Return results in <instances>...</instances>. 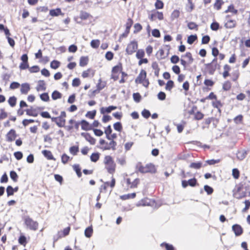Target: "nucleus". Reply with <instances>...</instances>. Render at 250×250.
<instances>
[{
    "label": "nucleus",
    "mask_w": 250,
    "mask_h": 250,
    "mask_svg": "<svg viewBox=\"0 0 250 250\" xmlns=\"http://www.w3.org/2000/svg\"><path fill=\"white\" fill-rule=\"evenodd\" d=\"M113 127L115 130L118 131H121L122 129V126L120 122L115 123L113 125Z\"/></svg>",
    "instance_id": "46"
},
{
    "label": "nucleus",
    "mask_w": 250,
    "mask_h": 250,
    "mask_svg": "<svg viewBox=\"0 0 250 250\" xmlns=\"http://www.w3.org/2000/svg\"><path fill=\"white\" fill-rule=\"evenodd\" d=\"M139 183V179L138 178L135 179L131 184L130 186V188H135L137 187V185Z\"/></svg>",
    "instance_id": "63"
},
{
    "label": "nucleus",
    "mask_w": 250,
    "mask_h": 250,
    "mask_svg": "<svg viewBox=\"0 0 250 250\" xmlns=\"http://www.w3.org/2000/svg\"><path fill=\"white\" fill-rule=\"evenodd\" d=\"M80 18L82 20H84L89 18L90 17L89 14L86 12L82 11L80 13Z\"/></svg>",
    "instance_id": "38"
},
{
    "label": "nucleus",
    "mask_w": 250,
    "mask_h": 250,
    "mask_svg": "<svg viewBox=\"0 0 250 250\" xmlns=\"http://www.w3.org/2000/svg\"><path fill=\"white\" fill-rule=\"evenodd\" d=\"M104 133L106 135V138H108L109 135L112 133V129L110 125H108L104 130Z\"/></svg>",
    "instance_id": "47"
},
{
    "label": "nucleus",
    "mask_w": 250,
    "mask_h": 250,
    "mask_svg": "<svg viewBox=\"0 0 250 250\" xmlns=\"http://www.w3.org/2000/svg\"><path fill=\"white\" fill-rule=\"evenodd\" d=\"M117 106L111 105L108 107H102L100 108V112L102 114H104L106 113H110L112 111L117 109Z\"/></svg>",
    "instance_id": "9"
},
{
    "label": "nucleus",
    "mask_w": 250,
    "mask_h": 250,
    "mask_svg": "<svg viewBox=\"0 0 250 250\" xmlns=\"http://www.w3.org/2000/svg\"><path fill=\"white\" fill-rule=\"evenodd\" d=\"M81 135L83 136L91 145H93L95 144L96 140L91 136L89 134L83 132L81 133Z\"/></svg>",
    "instance_id": "11"
},
{
    "label": "nucleus",
    "mask_w": 250,
    "mask_h": 250,
    "mask_svg": "<svg viewBox=\"0 0 250 250\" xmlns=\"http://www.w3.org/2000/svg\"><path fill=\"white\" fill-rule=\"evenodd\" d=\"M145 56V52L143 49H139L136 53V57L138 59H141Z\"/></svg>",
    "instance_id": "35"
},
{
    "label": "nucleus",
    "mask_w": 250,
    "mask_h": 250,
    "mask_svg": "<svg viewBox=\"0 0 250 250\" xmlns=\"http://www.w3.org/2000/svg\"><path fill=\"white\" fill-rule=\"evenodd\" d=\"M133 97L134 100L137 103L139 102L141 99V96L139 93H134Z\"/></svg>",
    "instance_id": "54"
},
{
    "label": "nucleus",
    "mask_w": 250,
    "mask_h": 250,
    "mask_svg": "<svg viewBox=\"0 0 250 250\" xmlns=\"http://www.w3.org/2000/svg\"><path fill=\"white\" fill-rule=\"evenodd\" d=\"M138 48V43L136 41L131 42L127 46L126 52L127 54L131 55L134 53Z\"/></svg>",
    "instance_id": "6"
},
{
    "label": "nucleus",
    "mask_w": 250,
    "mask_h": 250,
    "mask_svg": "<svg viewBox=\"0 0 250 250\" xmlns=\"http://www.w3.org/2000/svg\"><path fill=\"white\" fill-rule=\"evenodd\" d=\"M88 62V58L87 57H81L80 60V65L81 66H85Z\"/></svg>",
    "instance_id": "22"
},
{
    "label": "nucleus",
    "mask_w": 250,
    "mask_h": 250,
    "mask_svg": "<svg viewBox=\"0 0 250 250\" xmlns=\"http://www.w3.org/2000/svg\"><path fill=\"white\" fill-rule=\"evenodd\" d=\"M188 2L189 5L187 6L186 9L188 12H191L193 9L194 5L192 2L191 0H188Z\"/></svg>",
    "instance_id": "56"
},
{
    "label": "nucleus",
    "mask_w": 250,
    "mask_h": 250,
    "mask_svg": "<svg viewBox=\"0 0 250 250\" xmlns=\"http://www.w3.org/2000/svg\"><path fill=\"white\" fill-rule=\"evenodd\" d=\"M30 89V86L28 83H24L21 84L20 89L21 92L22 94H27Z\"/></svg>",
    "instance_id": "13"
},
{
    "label": "nucleus",
    "mask_w": 250,
    "mask_h": 250,
    "mask_svg": "<svg viewBox=\"0 0 250 250\" xmlns=\"http://www.w3.org/2000/svg\"><path fill=\"white\" fill-rule=\"evenodd\" d=\"M155 6L156 9H162L164 7V3L162 1L160 0H157L156 3H155Z\"/></svg>",
    "instance_id": "44"
},
{
    "label": "nucleus",
    "mask_w": 250,
    "mask_h": 250,
    "mask_svg": "<svg viewBox=\"0 0 250 250\" xmlns=\"http://www.w3.org/2000/svg\"><path fill=\"white\" fill-rule=\"evenodd\" d=\"M116 146V143L114 141L111 140L109 143L106 142L105 145L103 146L102 148L103 150H110L111 149L112 150H115Z\"/></svg>",
    "instance_id": "7"
},
{
    "label": "nucleus",
    "mask_w": 250,
    "mask_h": 250,
    "mask_svg": "<svg viewBox=\"0 0 250 250\" xmlns=\"http://www.w3.org/2000/svg\"><path fill=\"white\" fill-rule=\"evenodd\" d=\"M17 99L15 97L13 96L9 98L8 102L9 104L12 106H14L16 104Z\"/></svg>",
    "instance_id": "36"
},
{
    "label": "nucleus",
    "mask_w": 250,
    "mask_h": 250,
    "mask_svg": "<svg viewBox=\"0 0 250 250\" xmlns=\"http://www.w3.org/2000/svg\"><path fill=\"white\" fill-rule=\"evenodd\" d=\"M247 155V152L245 150L239 151L236 154L237 158L240 160H242L245 158Z\"/></svg>",
    "instance_id": "20"
},
{
    "label": "nucleus",
    "mask_w": 250,
    "mask_h": 250,
    "mask_svg": "<svg viewBox=\"0 0 250 250\" xmlns=\"http://www.w3.org/2000/svg\"><path fill=\"white\" fill-rule=\"evenodd\" d=\"M136 196V194L135 193H132L131 194H128L127 195H123L121 197V198L124 200L128 199L129 198H134Z\"/></svg>",
    "instance_id": "48"
},
{
    "label": "nucleus",
    "mask_w": 250,
    "mask_h": 250,
    "mask_svg": "<svg viewBox=\"0 0 250 250\" xmlns=\"http://www.w3.org/2000/svg\"><path fill=\"white\" fill-rule=\"evenodd\" d=\"M231 86V83L229 81H227L223 84V88L224 90L228 91L230 89Z\"/></svg>",
    "instance_id": "45"
},
{
    "label": "nucleus",
    "mask_w": 250,
    "mask_h": 250,
    "mask_svg": "<svg viewBox=\"0 0 250 250\" xmlns=\"http://www.w3.org/2000/svg\"><path fill=\"white\" fill-rule=\"evenodd\" d=\"M188 28L190 30H197L198 25L194 22H189L188 24Z\"/></svg>",
    "instance_id": "39"
},
{
    "label": "nucleus",
    "mask_w": 250,
    "mask_h": 250,
    "mask_svg": "<svg viewBox=\"0 0 250 250\" xmlns=\"http://www.w3.org/2000/svg\"><path fill=\"white\" fill-rule=\"evenodd\" d=\"M135 82L136 83H141L145 87H148L149 83L148 79H146V72L145 70H141Z\"/></svg>",
    "instance_id": "3"
},
{
    "label": "nucleus",
    "mask_w": 250,
    "mask_h": 250,
    "mask_svg": "<svg viewBox=\"0 0 250 250\" xmlns=\"http://www.w3.org/2000/svg\"><path fill=\"white\" fill-rule=\"evenodd\" d=\"M49 14L52 17H56L60 15H63L61 9L60 8H56L55 9H51L49 11Z\"/></svg>",
    "instance_id": "17"
},
{
    "label": "nucleus",
    "mask_w": 250,
    "mask_h": 250,
    "mask_svg": "<svg viewBox=\"0 0 250 250\" xmlns=\"http://www.w3.org/2000/svg\"><path fill=\"white\" fill-rule=\"evenodd\" d=\"M69 123L70 125L65 126L66 129L69 131L71 130L74 127V124L75 123V121L73 119H71L69 121Z\"/></svg>",
    "instance_id": "43"
},
{
    "label": "nucleus",
    "mask_w": 250,
    "mask_h": 250,
    "mask_svg": "<svg viewBox=\"0 0 250 250\" xmlns=\"http://www.w3.org/2000/svg\"><path fill=\"white\" fill-rule=\"evenodd\" d=\"M78 151L79 147L78 146H73L69 148L70 153L73 155H76Z\"/></svg>",
    "instance_id": "32"
},
{
    "label": "nucleus",
    "mask_w": 250,
    "mask_h": 250,
    "mask_svg": "<svg viewBox=\"0 0 250 250\" xmlns=\"http://www.w3.org/2000/svg\"><path fill=\"white\" fill-rule=\"evenodd\" d=\"M204 189L208 194H210L213 192L212 188L208 185L204 186Z\"/></svg>",
    "instance_id": "62"
},
{
    "label": "nucleus",
    "mask_w": 250,
    "mask_h": 250,
    "mask_svg": "<svg viewBox=\"0 0 250 250\" xmlns=\"http://www.w3.org/2000/svg\"><path fill=\"white\" fill-rule=\"evenodd\" d=\"M69 159V157L65 154H63L62 156V162L63 164H66Z\"/></svg>",
    "instance_id": "64"
},
{
    "label": "nucleus",
    "mask_w": 250,
    "mask_h": 250,
    "mask_svg": "<svg viewBox=\"0 0 250 250\" xmlns=\"http://www.w3.org/2000/svg\"><path fill=\"white\" fill-rule=\"evenodd\" d=\"M136 168L139 172L143 173H155L156 171L155 166L152 164H148L143 166L141 163H138L136 165Z\"/></svg>",
    "instance_id": "2"
},
{
    "label": "nucleus",
    "mask_w": 250,
    "mask_h": 250,
    "mask_svg": "<svg viewBox=\"0 0 250 250\" xmlns=\"http://www.w3.org/2000/svg\"><path fill=\"white\" fill-rule=\"evenodd\" d=\"M104 163L107 171L113 174L115 170L116 164L113 158L109 155H106L104 157Z\"/></svg>",
    "instance_id": "1"
},
{
    "label": "nucleus",
    "mask_w": 250,
    "mask_h": 250,
    "mask_svg": "<svg viewBox=\"0 0 250 250\" xmlns=\"http://www.w3.org/2000/svg\"><path fill=\"white\" fill-rule=\"evenodd\" d=\"M237 10H236L235 8L233 5L231 4L229 6H228V9L225 11V13H227L229 12H230L233 14H236L237 13Z\"/></svg>",
    "instance_id": "21"
},
{
    "label": "nucleus",
    "mask_w": 250,
    "mask_h": 250,
    "mask_svg": "<svg viewBox=\"0 0 250 250\" xmlns=\"http://www.w3.org/2000/svg\"><path fill=\"white\" fill-rule=\"evenodd\" d=\"M202 166V163L201 162L197 163H192L190 164L189 167L192 168H194L195 169H200Z\"/></svg>",
    "instance_id": "23"
},
{
    "label": "nucleus",
    "mask_w": 250,
    "mask_h": 250,
    "mask_svg": "<svg viewBox=\"0 0 250 250\" xmlns=\"http://www.w3.org/2000/svg\"><path fill=\"white\" fill-rule=\"evenodd\" d=\"M232 176L235 179H238L239 177V171L237 168L232 169Z\"/></svg>",
    "instance_id": "55"
},
{
    "label": "nucleus",
    "mask_w": 250,
    "mask_h": 250,
    "mask_svg": "<svg viewBox=\"0 0 250 250\" xmlns=\"http://www.w3.org/2000/svg\"><path fill=\"white\" fill-rule=\"evenodd\" d=\"M93 232V229L91 227H88L84 231V235L86 237L89 238L91 236Z\"/></svg>",
    "instance_id": "30"
},
{
    "label": "nucleus",
    "mask_w": 250,
    "mask_h": 250,
    "mask_svg": "<svg viewBox=\"0 0 250 250\" xmlns=\"http://www.w3.org/2000/svg\"><path fill=\"white\" fill-rule=\"evenodd\" d=\"M153 202H154L151 201V200L146 198V199H143V200L140 201L139 202H138L137 203L136 206L137 207L146 206H152L153 205L152 203H153Z\"/></svg>",
    "instance_id": "8"
},
{
    "label": "nucleus",
    "mask_w": 250,
    "mask_h": 250,
    "mask_svg": "<svg viewBox=\"0 0 250 250\" xmlns=\"http://www.w3.org/2000/svg\"><path fill=\"white\" fill-rule=\"evenodd\" d=\"M182 57H185L188 59V64H191L193 62V59L190 53L187 52L185 55L182 56Z\"/></svg>",
    "instance_id": "26"
},
{
    "label": "nucleus",
    "mask_w": 250,
    "mask_h": 250,
    "mask_svg": "<svg viewBox=\"0 0 250 250\" xmlns=\"http://www.w3.org/2000/svg\"><path fill=\"white\" fill-rule=\"evenodd\" d=\"M224 3L222 0H216V1L214 4V7L217 10L221 9L222 5Z\"/></svg>",
    "instance_id": "28"
},
{
    "label": "nucleus",
    "mask_w": 250,
    "mask_h": 250,
    "mask_svg": "<svg viewBox=\"0 0 250 250\" xmlns=\"http://www.w3.org/2000/svg\"><path fill=\"white\" fill-rule=\"evenodd\" d=\"M42 153L44 155V156L46 157L47 159L55 160V159L54 158L50 151L44 150L42 151Z\"/></svg>",
    "instance_id": "18"
},
{
    "label": "nucleus",
    "mask_w": 250,
    "mask_h": 250,
    "mask_svg": "<svg viewBox=\"0 0 250 250\" xmlns=\"http://www.w3.org/2000/svg\"><path fill=\"white\" fill-rule=\"evenodd\" d=\"M82 129L84 130H90L92 128L91 125L86 121L83 120L81 122Z\"/></svg>",
    "instance_id": "19"
},
{
    "label": "nucleus",
    "mask_w": 250,
    "mask_h": 250,
    "mask_svg": "<svg viewBox=\"0 0 250 250\" xmlns=\"http://www.w3.org/2000/svg\"><path fill=\"white\" fill-rule=\"evenodd\" d=\"M58 118V120L57 123V125L59 127H63L65 125V119L60 118L59 117Z\"/></svg>",
    "instance_id": "34"
},
{
    "label": "nucleus",
    "mask_w": 250,
    "mask_h": 250,
    "mask_svg": "<svg viewBox=\"0 0 250 250\" xmlns=\"http://www.w3.org/2000/svg\"><path fill=\"white\" fill-rule=\"evenodd\" d=\"M100 154L98 152L93 153L90 156V160L92 162H96L99 159Z\"/></svg>",
    "instance_id": "24"
},
{
    "label": "nucleus",
    "mask_w": 250,
    "mask_h": 250,
    "mask_svg": "<svg viewBox=\"0 0 250 250\" xmlns=\"http://www.w3.org/2000/svg\"><path fill=\"white\" fill-rule=\"evenodd\" d=\"M41 99L44 102H48L49 100V97L48 93H44L40 95Z\"/></svg>",
    "instance_id": "42"
},
{
    "label": "nucleus",
    "mask_w": 250,
    "mask_h": 250,
    "mask_svg": "<svg viewBox=\"0 0 250 250\" xmlns=\"http://www.w3.org/2000/svg\"><path fill=\"white\" fill-rule=\"evenodd\" d=\"M188 185L191 186V187H194L195 186L196 183H197V180L195 178H193L189 179L188 181Z\"/></svg>",
    "instance_id": "57"
},
{
    "label": "nucleus",
    "mask_w": 250,
    "mask_h": 250,
    "mask_svg": "<svg viewBox=\"0 0 250 250\" xmlns=\"http://www.w3.org/2000/svg\"><path fill=\"white\" fill-rule=\"evenodd\" d=\"M60 62L59 61L54 60L51 62L50 67L52 69H56L60 66Z\"/></svg>",
    "instance_id": "33"
},
{
    "label": "nucleus",
    "mask_w": 250,
    "mask_h": 250,
    "mask_svg": "<svg viewBox=\"0 0 250 250\" xmlns=\"http://www.w3.org/2000/svg\"><path fill=\"white\" fill-rule=\"evenodd\" d=\"M105 85V83H102L101 79H99L98 81V83L97 85V88L98 91H100L101 90L103 89Z\"/></svg>",
    "instance_id": "37"
},
{
    "label": "nucleus",
    "mask_w": 250,
    "mask_h": 250,
    "mask_svg": "<svg viewBox=\"0 0 250 250\" xmlns=\"http://www.w3.org/2000/svg\"><path fill=\"white\" fill-rule=\"evenodd\" d=\"M20 86V84L18 82H13L10 85V88L12 89L18 88Z\"/></svg>",
    "instance_id": "61"
},
{
    "label": "nucleus",
    "mask_w": 250,
    "mask_h": 250,
    "mask_svg": "<svg viewBox=\"0 0 250 250\" xmlns=\"http://www.w3.org/2000/svg\"><path fill=\"white\" fill-rule=\"evenodd\" d=\"M95 74V71L89 68L86 70H85L83 72L82 76L83 78H87L90 76H93Z\"/></svg>",
    "instance_id": "15"
},
{
    "label": "nucleus",
    "mask_w": 250,
    "mask_h": 250,
    "mask_svg": "<svg viewBox=\"0 0 250 250\" xmlns=\"http://www.w3.org/2000/svg\"><path fill=\"white\" fill-rule=\"evenodd\" d=\"M62 94L58 91H54L52 94V98L54 100L61 98Z\"/></svg>",
    "instance_id": "29"
},
{
    "label": "nucleus",
    "mask_w": 250,
    "mask_h": 250,
    "mask_svg": "<svg viewBox=\"0 0 250 250\" xmlns=\"http://www.w3.org/2000/svg\"><path fill=\"white\" fill-rule=\"evenodd\" d=\"M10 178L14 181L16 182L18 179V175L16 172L12 171L10 173Z\"/></svg>",
    "instance_id": "51"
},
{
    "label": "nucleus",
    "mask_w": 250,
    "mask_h": 250,
    "mask_svg": "<svg viewBox=\"0 0 250 250\" xmlns=\"http://www.w3.org/2000/svg\"><path fill=\"white\" fill-rule=\"evenodd\" d=\"M180 15V11L178 10H174L171 13V19L174 21L175 19H177Z\"/></svg>",
    "instance_id": "25"
},
{
    "label": "nucleus",
    "mask_w": 250,
    "mask_h": 250,
    "mask_svg": "<svg viewBox=\"0 0 250 250\" xmlns=\"http://www.w3.org/2000/svg\"><path fill=\"white\" fill-rule=\"evenodd\" d=\"M14 188L11 186H8L6 188L7 196L12 195L14 194Z\"/></svg>",
    "instance_id": "52"
},
{
    "label": "nucleus",
    "mask_w": 250,
    "mask_h": 250,
    "mask_svg": "<svg viewBox=\"0 0 250 250\" xmlns=\"http://www.w3.org/2000/svg\"><path fill=\"white\" fill-rule=\"evenodd\" d=\"M142 115L144 118L147 119L150 116V113L148 110L144 109L142 112Z\"/></svg>",
    "instance_id": "53"
},
{
    "label": "nucleus",
    "mask_w": 250,
    "mask_h": 250,
    "mask_svg": "<svg viewBox=\"0 0 250 250\" xmlns=\"http://www.w3.org/2000/svg\"><path fill=\"white\" fill-rule=\"evenodd\" d=\"M244 188L242 186H237L233 190V196L237 199H241L246 197L247 192L244 190Z\"/></svg>",
    "instance_id": "4"
},
{
    "label": "nucleus",
    "mask_w": 250,
    "mask_h": 250,
    "mask_svg": "<svg viewBox=\"0 0 250 250\" xmlns=\"http://www.w3.org/2000/svg\"><path fill=\"white\" fill-rule=\"evenodd\" d=\"M24 222L26 226L30 229L36 230L38 227V223L34 221L31 218L26 217L24 219Z\"/></svg>",
    "instance_id": "5"
},
{
    "label": "nucleus",
    "mask_w": 250,
    "mask_h": 250,
    "mask_svg": "<svg viewBox=\"0 0 250 250\" xmlns=\"http://www.w3.org/2000/svg\"><path fill=\"white\" fill-rule=\"evenodd\" d=\"M244 188V190H246L247 192V195H250V181L248 182L247 183L245 184Z\"/></svg>",
    "instance_id": "59"
},
{
    "label": "nucleus",
    "mask_w": 250,
    "mask_h": 250,
    "mask_svg": "<svg viewBox=\"0 0 250 250\" xmlns=\"http://www.w3.org/2000/svg\"><path fill=\"white\" fill-rule=\"evenodd\" d=\"M74 170L76 171L77 173V175L78 177H81L82 175V173L81 172V168L78 165H74L73 166Z\"/></svg>",
    "instance_id": "41"
},
{
    "label": "nucleus",
    "mask_w": 250,
    "mask_h": 250,
    "mask_svg": "<svg viewBox=\"0 0 250 250\" xmlns=\"http://www.w3.org/2000/svg\"><path fill=\"white\" fill-rule=\"evenodd\" d=\"M219 24L217 22H213L210 25V28L213 31H216L219 29Z\"/></svg>",
    "instance_id": "49"
},
{
    "label": "nucleus",
    "mask_w": 250,
    "mask_h": 250,
    "mask_svg": "<svg viewBox=\"0 0 250 250\" xmlns=\"http://www.w3.org/2000/svg\"><path fill=\"white\" fill-rule=\"evenodd\" d=\"M232 229L236 236H239L243 232V229L242 227L237 224L233 225L232 227Z\"/></svg>",
    "instance_id": "12"
},
{
    "label": "nucleus",
    "mask_w": 250,
    "mask_h": 250,
    "mask_svg": "<svg viewBox=\"0 0 250 250\" xmlns=\"http://www.w3.org/2000/svg\"><path fill=\"white\" fill-rule=\"evenodd\" d=\"M16 132L14 129H11L6 134V140L8 142L14 141L16 138Z\"/></svg>",
    "instance_id": "10"
},
{
    "label": "nucleus",
    "mask_w": 250,
    "mask_h": 250,
    "mask_svg": "<svg viewBox=\"0 0 250 250\" xmlns=\"http://www.w3.org/2000/svg\"><path fill=\"white\" fill-rule=\"evenodd\" d=\"M36 88L37 91L38 92L45 90L46 86L45 82L42 80L39 81Z\"/></svg>",
    "instance_id": "14"
},
{
    "label": "nucleus",
    "mask_w": 250,
    "mask_h": 250,
    "mask_svg": "<svg viewBox=\"0 0 250 250\" xmlns=\"http://www.w3.org/2000/svg\"><path fill=\"white\" fill-rule=\"evenodd\" d=\"M153 16H155V17L158 18L159 20H162L164 19L163 14L162 12L157 11L153 14Z\"/></svg>",
    "instance_id": "50"
},
{
    "label": "nucleus",
    "mask_w": 250,
    "mask_h": 250,
    "mask_svg": "<svg viewBox=\"0 0 250 250\" xmlns=\"http://www.w3.org/2000/svg\"><path fill=\"white\" fill-rule=\"evenodd\" d=\"M161 246L163 247L165 246L167 250H174V248L172 245H169L167 243H162Z\"/></svg>",
    "instance_id": "60"
},
{
    "label": "nucleus",
    "mask_w": 250,
    "mask_h": 250,
    "mask_svg": "<svg viewBox=\"0 0 250 250\" xmlns=\"http://www.w3.org/2000/svg\"><path fill=\"white\" fill-rule=\"evenodd\" d=\"M179 60V57L176 55H173L170 58V61L173 63H177Z\"/></svg>",
    "instance_id": "58"
},
{
    "label": "nucleus",
    "mask_w": 250,
    "mask_h": 250,
    "mask_svg": "<svg viewBox=\"0 0 250 250\" xmlns=\"http://www.w3.org/2000/svg\"><path fill=\"white\" fill-rule=\"evenodd\" d=\"M100 42L99 40H93L90 42L91 47L93 48H97L100 45Z\"/></svg>",
    "instance_id": "27"
},
{
    "label": "nucleus",
    "mask_w": 250,
    "mask_h": 250,
    "mask_svg": "<svg viewBox=\"0 0 250 250\" xmlns=\"http://www.w3.org/2000/svg\"><path fill=\"white\" fill-rule=\"evenodd\" d=\"M236 21L233 20H228L225 23V26L227 28H233L236 26Z\"/></svg>",
    "instance_id": "16"
},
{
    "label": "nucleus",
    "mask_w": 250,
    "mask_h": 250,
    "mask_svg": "<svg viewBox=\"0 0 250 250\" xmlns=\"http://www.w3.org/2000/svg\"><path fill=\"white\" fill-rule=\"evenodd\" d=\"M197 39L196 35H190L189 36L187 40V42L188 43L191 44L194 42Z\"/></svg>",
    "instance_id": "40"
},
{
    "label": "nucleus",
    "mask_w": 250,
    "mask_h": 250,
    "mask_svg": "<svg viewBox=\"0 0 250 250\" xmlns=\"http://www.w3.org/2000/svg\"><path fill=\"white\" fill-rule=\"evenodd\" d=\"M174 86V83L172 81L169 80L166 83L165 89L168 91H171V89Z\"/></svg>",
    "instance_id": "31"
}]
</instances>
